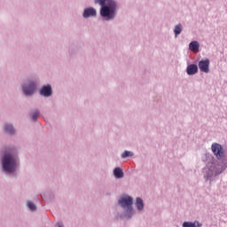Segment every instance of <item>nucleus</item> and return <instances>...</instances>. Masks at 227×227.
<instances>
[{"label":"nucleus","instance_id":"1","mask_svg":"<svg viewBox=\"0 0 227 227\" xmlns=\"http://www.w3.org/2000/svg\"><path fill=\"white\" fill-rule=\"evenodd\" d=\"M3 168L6 173H13L17 168V160L12 154H5L2 160Z\"/></svg>","mask_w":227,"mask_h":227},{"label":"nucleus","instance_id":"2","mask_svg":"<svg viewBox=\"0 0 227 227\" xmlns=\"http://www.w3.org/2000/svg\"><path fill=\"white\" fill-rule=\"evenodd\" d=\"M116 11V3L109 2L108 4L103 5L100 9L101 17H106V19H114V12Z\"/></svg>","mask_w":227,"mask_h":227},{"label":"nucleus","instance_id":"3","mask_svg":"<svg viewBox=\"0 0 227 227\" xmlns=\"http://www.w3.org/2000/svg\"><path fill=\"white\" fill-rule=\"evenodd\" d=\"M134 203V200L130 196L122 197L119 200V205L122 207V208H127V212L130 214L132 212V205Z\"/></svg>","mask_w":227,"mask_h":227},{"label":"nucleus","instance_id":"4","mask_svg":"<svg viewBox=\"0 0 227 227\" xmlns=\"http://www.w3.org/2000/svg\"><path fill=\"white\" fill-rule=\"evenodd\" d=\"M211 150L216 159H223V157H224V149H223L221 145L216 143L213 144L211 145Z\"/></svg>","mask_w":227,"mask_h":227},{"label":"nucleus","instance_id":"5","mask_svg":"<svg viewBox=\"0 0 227 227\" xmlns=\"http://www.w3.org/2000/svg\"><path fill=\"white\" fill-rule=\"evenodd\" d=\"M36 90V83L30 82L28 84L23 86V91L27 97L33 95Z\"/></svg>","mask_w":227,"mask_h":227},{"label":"nucleus","instance_id":"6","mask_svg":"<svg viewBox=\"0 0 227 227\" xmlns=\"http://www.w3.org/2000/svg\"><path fill=\"white\" fill-rule=\"evenodd\" d=\"M199 68L200 72H203L204 74H208V72H210V60H208V59L205 60H200L199 62Z\"/></svg>","mask_w":227,"mask_h":227},{"label":"nucleus","instance_id":"7","mask_svg":"<svg viewBox=\"0 0 227 227\" xmlns=\"http://www.w3.org/2000/svg\"><path fill=\"white\" fill-rule=\"evenodd\" d=\"M84 19H89V17H97V10L93 7H90L84 10L83 12Z\"/></svg>","mask_w":227,"mask_h":227},{"label":"nucleus","instance_id":"8","mask_svg":"<svg viewBox=\"0 0 227 227\" xmlns=\"http://www.w3.org/2000/svg\"><path fill=\"white\" fill-rule=\"evenodd\" d=\"M40 93L43 97H51L52 95V88L51 85H45L42 88Z\"/></svg>","mask_w":227,"mask_h":227},{"label":"nucleus","instance_id":"9","mask_svg":"<svg viewBox=\"0 0 227 227\" xmlns=\"http://www.w3.org/2000/svg\"><path fill=\"white\" fill-rule=\"evenodd\" d=\"M186 72L188 75H194L198 74V66L196 64H191L187 67Z\"/></svg>","mask_w":227,"mask_h":227},{"label":"nucleus","instance_id":"10","mask_svg":"<svg viewBox=\"0 0 227 227\" xmlns=\"http://www.w3.org/2000/svg\"><path fill=\"white\" fill-rule=\"evenodd\" d=\"M189 49L192 52H200V43L197 41H192L189 44Z\"/></svg>","mask_w":227,"mask_h":227},{"label":"nucleus","instance_id":"11","mask_svg":"<svg viewBox=\"0 0 227 227\" xmlns=\"http://www.w3.org/2000/svg\"><path fill=\"white\" fill-rule=\"evenodd\" d=\"M183 227H201V223H200V222H198V221H195L193 223L184 222L183 223Z\"/></svg>","mask_w":227,"mask_h":227},{"label":"nucleus","instance_id":"12","mask_svg":"<svg viewBox=\"0 0 227 227\" xmlns=\"http://www.w3.org/2000/svg\"><path fill=\"white\" fill-rule=\"evenodd\" d=\"M114 175L115 178H123V170L120 168H115L114 170Z\"/></svg>","mask_w":227,"mask_h":227},{"label":"nucleus","instance_id":"13","mask_svg":"<svg viewBox=\"0 0 227 227\" xmlns=\"http://www.w3.org/2000/svg\"><path fill=\"white\" fill-rule=\"evenodd\" d=\"M108 3H114L113 0H95L96 4H100L101 7L106 6Z\"/></svg>","mask_w":227,"mask_h":227},{"label":"nucleus","instance_id":"14","mask_svg":"<svg viewBox=\"0 0 227 227\" xmlns=\"http://www.w3.org/2000/svg\"><path fill=\"white\" fill-rule=\"evenodd\" d=\"M136 207L137 210H143V208H145V204L141 198H137Z\"/></svg>","mask_w":227,"mask_h":227},{"label":"nucleus","instance_id":"15","mask_svg":"<svg viewBox=\"0 0 227 227\" xmlns=\"http://www.w3.org/2000/svg\"><path fill=\"white\" fill-rule=\"evenodd\" d=\"M4 130L7 132V134H14L15 133V129H13V125L12 124H6L4 126Z\"/></svg>","mask_w":227,"mask_h":227},{"label":"nucleus","instance_id":"16","mask_svg":"<svg viewBox=\"0 0 227 227\" xmlns=\"http://www.w3.org/2000/svg\"><path fill=\"white\" fill-rule=\"evenodd\" d=\"M176 36H178L182 33V25H176L174 30Z\"/></svg>","mask_w":227,"mask_h":227},{"label":"nucleus","instance_id":"17","mask_svg":"<svg viewBox=\"0 0 227 227\" xmlns=\"http://www.w3.org/2000/svg\"><path fill=\"white\" fill-rule=\"evenodd\" d=\"M132 155H134V153L130 151H125L122 154H121V158L122 159H127V157H132Z\"/></svg>","mask_w":227,"mask_h":227},{"label":"nucleus","instance_id":"18","mask_svg":"<svg viewBox=\"0 0 227 227\" xmlns=\"http://www.w3.org/2000/svg\"><path fill=\"white\" fill-rule=\"evenodd\" d=\"M27 207L30 210L35 211L36 210V206L32 201L27 202Z\"/></svg>","mask_w":227,"mask_h":227},{"label":"nucleus","instance_id":"19","mask_svg":"<svg viewBox=\"0 0 227 227\" xmlns=\"http://www.w3.org/2000/svg\"><path fill=\"white\" fill-rule=\"evenodd\" d=\"M39 115H40L39 111H35L34 114H32L31 119L33 120V121H36V118H38Z\"/></svg>","mask_w":227,"mask_h":227},{"label":"nucleus","instance_id":"20","mask_svg":"<svg viewBox=\"0 0 227 227\" xmlns=\"http://www.w3.org/2000/svg\"><path fill=\"white\" fill-rule=\"evenodd\" d=\"M57 227H64V226H63V224L58 223H57Z\"/></svg>","mask_w":227,"mask_h":227}]
</instances>
